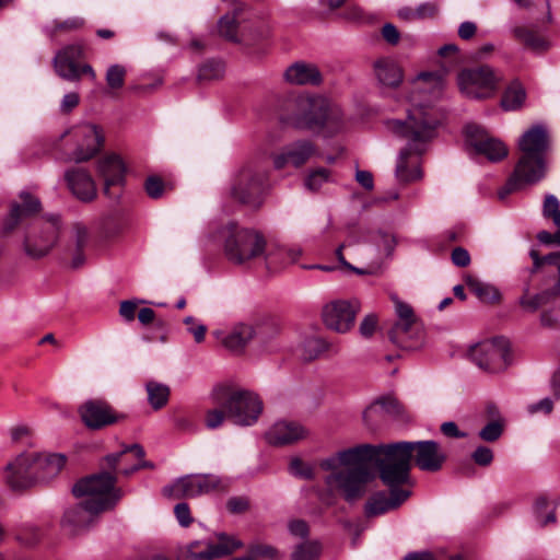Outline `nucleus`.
<instances>
[{
	"label": "nucleus",
	"instance_id": "nucleus-1",
	"mask_svg": "<svg viewBox=\"0 0 560 560\" xmlns=\"http://www.w3.org/2000/svg\"><path fill=\"white\" fill-rule=\"evenodd\" d=\"M382 459L381 444H360L339 451L320 462V468L330 471L325 485L330 492L340 491L347 502H354L364 495L371 479L368 464L374 463L381 477Z\"/></svg>",
	"mask_w": 560,
	"mask_h": 560
},
{
	"label": "nucleus",
	"instance_id": "nucleus-2",
	"mask_svg": "<svg viewBox=\"0 0 560 560\" xmlns=\"http://www.w3.org/2000/svg\"><path fill=\"white\" fill-rule=\"evenodd\" d=\"M386 124L388 130L406 140V145L397 158L395 168L397 180L402 184L420 180L423 176L420 156L436 136L438 120L420 106L408 110L405 120L393 119Z\"/></svg>",
	"mask_w": 560,
	"mask_h": 560
},
{
	"label": "nucleus",
	"instance_id": "nucleus-3",
	"mask_svg": "<svg viewBox=\"0 0 560 560\" xmlns=\"http://www.w3.org/2000/svg\"><path fill=\"white\" fill-rule=\"evenodd\" d=\"M381 446V480L387 483L408 482L412 462L422 471L436 472L447 459L442 446L433 440L398 441Z\"/></svg>",
	"mask_w": 560,
	"mask_h": 560
},
{
	"label": "nucleus",
	"instance_id": "nucleus-4",
	"mask_svg": "<svg viewBox=\"0 0 560 560\" xmlns=\"http://www.w3.org/2000/svg\"><path fill=\"white\" fill-rule=\"evenodd\" d=\"M20 198L22 202L12 205L2 224V233L9 234L19 225L26 223L23 248L28 257L38 259L46 256L57 243L60 220L58 215H51L47 220L33 219L40 210L39 199L26 191H22Z\"/></svg>",
	"mask_w": 560,
	"mask_h": 560
},
{
	"label": "nucleus",
	"instance_id": "nucleus-5",
	"mask_svg": "<svg viewBox=\"0 0 560 560\" xmlns=\"http://www.w3.org/2000/svg\"><path fill=\"white\" fill-rule=\"evenodd\" d=\"M522 156L509 177L500 198L521 189L525 185L536 184L546 173L544 155L548 148V133L544 126L536 125L525 131L518 141Z\"/></svg>",
	"mask_w": 560,
	"mask_h": 560
},
{
	"label": "nucleus",
	"instance_id": "nucleus-6",
	"mask_svg": "<svg viewBox=\"0 0 560 560\" xmlns=\"http://www.w3.org/2000/svg\"><path fill=\"white\" fill-rule=\"evenodd\" d=\"M269 190V173L259 161L242 165L233 176L230 197L240 205L258 210L265 203Z\"/></svg>",
	"mask_w": 560,
	"mask_h": 560
},
{
	"label": "nucleus",
	"instance_id": "nucleus-7",
	"mask_svg": "<svg viewBox=\"0 0 560 560\" xmlns=\"http://www.w3.org/2000/svg\"><path fill=\"white\" fill-rule=\"evenodd\" d=\"M117 477L109 469L84 477L74 483L72 493L85 501V508L94 513L112 510L122 497L116 487Z\"/></svg>",
	"mask_w": 560,
	"mask_h": 560
},
{
	"label": "nucleus",
	"instance_id": "nucleus-8",
	"mask_svg": "<svg viewBox=\"0 0 560 560\" xmlns=\"http://www.w3.org/2000/svg\"><path fill=\"white\" fill-rule=\"evenodd\" d=\"M213 398L215 405L224 408L228 419L237 425H253L262 411V401L249 390L220 387Z\"/></svg>",
	"mask_w": 560,
	"mask_h": 560
},
{
	"label": "nucleus",
	"instance_id": "nucleus-9",
	"mask_svg": "<svg viewBox=\"0 0 560 560\" xmlns=\"http://www.w3.org/2000/svg\"><path fill=\"white\" fill-rule=\"evenodd\" d=\"M224 255L235 265L250 261L266 252V238L257 230L240 228L236 223H230L225 228Z\"/></svg>",
	"mask_w": 560,
	"mask_h": 560
},
{
	"label": "nucleus",
	"instance_id": "nucleus-10",
	"mask_svg": "<svg viewBox=\"0 0 560 560\" xmlns=\"http://www.w3.org/2000/svg\"><path fill=\"white\" fill-rule=\"evenodd\" d=\"M284 120L296 129L316 131L324 127L328 117V104L322 97L298 95L287 105Z\"/></svg>",
	"mask_w": 560,
	"mask_h": 560
},
{
	"label": "nucleus",
	"instance_id": "nucleus-11",
	"mask_svg": "<svg viewBox=\"0 0 560 560\" xmlns=\"http://www.w3.org/2000/svg\"><path fill=\"white\" fill-rule=\"evenodd\" d=\"M394 302L398 320L388 331L389 340L401 349H417L422 345V331L416 324L413 310L398 299H395Z\"/></svg>",
	"mask_w": 560,
	"mask_h": 560
},
{
	"label": "nucleus",
	"instance_id": "nucleus-12",
	"mask_svg": "<svg viewBox=\"0 0 560 560\" xmlns=\"http://www.w3.org/2000/svg\"><path fill=\"white\" fill-rule=\"evenodd\" d=\"M478 368L489 373H499L511 364L510 342L503 337L487 340L474 347L470 352Z\"/></svg>",
	"mask_w": 560,
	"mask_h": 560
},
{
	"label": "nucleus",
	"instance_id": "nucleus-13",
	"mask_svg": "<svg viewBox=\"0 0 560 560\" xmlns=\"http://www.w3.org/2000/svg\"><path fill=\"white\" fill-rule=\"evenodd\" d=\"M499 77L489 66L465 69L458 74L460 91L469 98L490 97L497 89Z\"/></svg>",
	"mask_w": 560,
	"mask_h": 560
},
{
	"label": "nucleus",
	"instance_id": "nucleus-14",
	"mask_svg": "<svg viewBox=\"0 0 560 560\" xmlns=\"http://www.w3.org/2000/svg\"><path fill=\"white\" fill-rule=\"evenodd\" d=\"M221 486V479L212 474L187 475L163 488V494L172 499L195 498L208 494Z\"/></svg>",
	"mask_w": 560,
	"mask_h": 560
},
{
	"label": "nucleus",
	"instance_id": "nucleus-15",
	"mask_svg": "<svg viewBox=\"0 0 560 560\" xmlns=\"http://www.w3.org/2000/svg\"><path fill=\"white\" fill-rule=\"evenodd\" d=\"M70 135L74 140L75 149L68 160L77 163L89 161L96 155L104 142L101 129L93 124L75 126L70 130Z\"/></svg>",
	"mask_w": 560,
	"mask_h": 560
},
{
	"label": "nucleus",
	"instance_id": "nucleus-16",
	"mask_svg": "<svg viewBox=\"0 0 560 560\" xmlns=\"http://www.w3.org/2000/svg\"><path fill=\"white\" fill-rule=\"evenodd\" d=\"M359 310L358 300H335L323 307V322L328 329L345 334L353 327Z\"/></svg>",
	"mask_w": 560,
	"mask_h": 560
},
{
	"label": "nucleus",
	"instance_id": "nucleus-17",
	"mask_svg": "<svg viewBox=\"0 0 560 560\" xmlns=\"http://www.w3.org/2000/svg\"><path fill=\"white\" fill-rule=\"evenodd\" d=\"M465 132L467 142L488 160L498 162L508 155L506 145L501 140L490 137L482 127L469 124L466 126Z\"/></svg>",
	"mask_w": 560,
	"mask_h": 560
},
{
	"label": "nucleus",
	"instance_id": "nucleus-18",
	"mask_svg": "<svg viewBox=\"0 0 560 560\" xmlns=\"http://www.w3.org/2000/svg\"><path fill=\"white\" fill-rule=\"evenodd\" d=\"M5 481L14 490L25 489L37 482L34 453H22L5 467Z\"/></svg>",
	"mask_w": 560,
	"mask_h": 560
},
{
	"label": "nucleus",
	"instance_id": "nucleus-19",
	"mask_svg": "<svg viewBox=\"0 0 560 560\" xmlns=\"http://www.w3.org/2000/svg\"><path fill=\"white\" fill-rule=\"evenodd\" d=\"M212 335L226 350L241 354L257 336V327L252 323L241 322L229 329H217Z\"/></svg>",
	"mask_w": 560,
	"mask_h": 560
},
{
	"label": "nucleus",
	"instance_id": "nucleus-20",
	"mask_svg": "<svg viewBox=\"0 0 560 560\" xmlns=\"http://www.w3.org/2000/svg\"><path fill=\"white\" fill-rule=\"evenodd\" d=\"M383 483L389 488V495L377 492L369 499L365 504V514L369 517L399 508L411 494L409 490L401 488L406 482Z\"/></svg>",
	"mask_w": 560,
	"mask_h": 560
},
{
	"label": "nucleus",
	"instance_id": "nucleus-21",
	"mask_svg": "<svg viewBox=\"0 0 560 560\" xmlns=\"http://www.w3.org/2000/svg\"><path fill=\"white\" fill-rule=\"evenodd\" d=\"M82 422L91 430H100L112 425L121 418L105 400L91 399L79 408Z\"/></svg>",
	"mask_w": 560,
	"mask_h": 560
},
{
	"label": "nucleus",
	"instance_id": "nucleus-22",
	"mask_svg": "<svg viewBox=\"0 0 560 560\" xmlns=\"http://www.w3.org/2000/svg\"><path fill=\"white\" fill-rule=\"evenodd\" d=\"M98 175L104 179L103 192L110 199H118L119 191L112 188L122 186L125 182L126 167L118 155L112 154L102 159L97 164Z\"/></svg>",
	"mask_w": 560,
	"mask_h": 560
},
{
	"label": "nucleus",
	"instance_id": "nucleus-23",
	"mask_svg": "<svg viewBox=\"0 0 560 560\" xmlns=\"http://www.w3.org/2000/svg\"><path fill=\"white\" fill-rule=\"evenodd\" d=\"M317 153L316 145L310 140H298L283 148L273 156L275 168L281 170L287 165L300 167Z\"/></svg>",
	"mask_w": 560,
	"mask_h": 560
},
{
	"label": "nucleus",
	"instance_id": "nucleus-24",
	"mask_svg": "<svg viewBox=\"0 0 560 560\" xmlns=\"http://www.w3.org/2000/svg\"><path fill=\"white\" fill-rule=\"evenodd\" d=\"M219 541L217 544H207L206 549L198 551L200 546L199 541H194L188 546V556L192 560H213L232 553L234 550L240 549L243 544L241 540L226 534L218 535Z\"/></svg>",
	"mask_w": 560,
	"mask_h": 560
},
{
	"label": "nucleus",
	"instance_id": "nucleus-25",
	"mask_svg": "<svg viewBox=\"0 0 560 560\" xmlns=\"http://www.w3.org/2000/svg\"><path fill=\"white\" fill-rule=\"evenodd\" d=\"M84 55L82 44H71L60 49L54 58V67L58 75L67 81H79L80 70L77 61Z\"/></svg>",
	"mask_w": 560,
	"mask_h": 560
},
{
	"label": "nucleus",
	"instance_id": "nucleus-26",
	"mask_svg": "<svg viewBox=\"0 0 560 560\" xmlns=\"http://www.w3.org/2000/svg\"><path fill=\"white\" fill-rule=\"evenodd\" d=\"M65 180L79 200L90 202L95 199L97 194L95 182L84 168L72 167L67 170Z\"/></svg>",
	"mask_w": 560,
	"mask_h": 560
},
{
	"label": "nucleus",
	"instance_id": "nucleus-27",
	"mask_svg": "<svg viewBox=\"0 0 560 560\" xmlns=\"http://www.w3.org/2000/svg\"><path fill=\"white\" fill-rule=\"evenodd\" d=\"M373 72L380 85L395 89L404 79L402 69L390 57H380L373 62Z\"/></svg>",
	"mask_w": 560,
	"mask_h": 560
},
{
	"label": "nucleus",
	"instance_id": "nucleus-28",
	"mask_svg": "<svg viewBox=\"0 0 560 560\" xmlns=\"http://www.w3.org/2000/svg\"><path fill=\"white\" fill-rule=\"evenodd\" d=\"M304 428L295 422L278 421L267 432V440L272 445H285L303 439Z\"/></svg>",
	"mask_w": 560,
	"mask_h": 560
},
{
	"label": "nucleus",
	"instance_id": "nucleus-29",
	"mask_svg": "<svg viewBox=\"0 0 560 560\" xmlns=\"http://www.w3.org/2000/svg\"><path fill=\"white\" fill-rule=\"evenodd\" d=\"M97 514L89 511L85 508V501L82 500L79 504L65 511L61 524L71 535H75L81 529L89 527Z\"/></svg>",
	"mask_w": 560,
	"mask_h": 560
},
{
	"label": "nucleus",
	"instance_id": "nucleus-30",
	"mask_svg": "<svg viewBox=\"0 0 560 560\" xmlns=\"http://www.w3.org/2000/svg\"><path fill=\"white\" fill-rule=\"evenodd\" d=\"M37 482H46L56 477L66 464L62 454H34Z\"/></svg>",
	"mask_w": 560,
	"mask_h": 560
},
{
	"label": "nucleus",
	"instance_id": "nucleus-31",
	"mask_svg": "<svg viewBox=\"0 0 560 560\" xmlns=\"http://www.w3.org/2000/svg\"><path fill=\"white\" fill-rule=\"evenodd\" d=\"M302 250L299 247L272 245L265 255V264L270 271H278L298 261Z\"/></svg>",
	"mask_w": 560,
	"mask_h": 560
},
{
	"label": "nucleus",
	"instance_id": "nucleus-32",
	"mask_svg": "<svg viewBox=\"0 0 560 560\" xmlns=\"http://www.w3.org/2000/svg\"><path fill=\"white\" fill-rule=\"evenodd\" d=\"M285 80L292 84L316 85L322 82V75L316 66L296 62L290 66L284 72Z\"/></svg>",
	"mask_w": 560,
	"mask_h": 560
},
{
	"label": "nucleus",
	"instance_id": "nucleus-33",
	"mask_svg": "<svg viewBox=\"0 0 560 560\" xmlns=\"http://www.w3.org/2000/svg\"><path fill=\"white\" fill-rule=\"evenodd\" d=\"M128 453H132L135 457L138 459L139 468H153L154 465L151 462H147L143 459L144 457V448L140 444H132L126 446L121 452L113 453L104 457V462L106 466L112 469H116L117 465L121 463Z\"/></svg>",
	"mask_w": 560,
	"mask_h": 560
},
{
	"label": "nucleus",
	"instance_id": "nucleus-34",
	"mask_svg": "<svg viewBox=\"0 0 560 560\" xmlns=\"http://www.w3.org/2000/svg\"><path fill=\"white\" fill-rule=\"evenodd\" d=\"M243 12V4H236L232 13H226L218 22V31L221 36L231 42H238V15Z\"/></svg>",
	"mask_w": 560,
	"mask_h": 560
},
{
	"label": "nucleus",
	"instance_id": "nucleus-35",
	"mask_svg": "<svg viewBox=\"0 0 560 560\" xmlns=\"http://www.w3.org/2000/svg\"><path fill=\"white\" fill-rule=\"evenodd\" d=\"M513 34L517 40L536 52L545 51L549 48V43L538 35L534 28L516 26L513 28Z\"/></svg>",
	"mask_w": 560,
	"mask_h": 560
},
{
	"label": "nucleus",
	"instance_id": "nucleus-36",
	"mask_svg": "<svg viewBox=\"0 0 560 560\" xmlns=\"http://www.w3.org/2000/svg\"><path fill=\"white\" fill-rule=\"evenodd\" d=\"M526 100V91L518 82H512L503 93L501 106L504 110L514 112L522 108Z\"/></svg>",
	"mask_w": 560,
	"mask_h": 560
},
{
	"label": "nucleus",
	"instance_id": "nucleus-37",
	"mask_svg": "<svg viewBox=\"0 0 560 560\" xmlns=\"http://www.w3.org/2000/svg\"><path fill=\"white\" fill-rule=\"evenodd\" d=\"M465 282L468 289L485 303H493L500 300L499 290L489 283H485L472 276H467Z\"/></svg>",
	"mask_w": 560,
	"mask_h": 560
},
{
	"label": "nucleus",
	"instance_id": "nucleus-38",
	"mask_svg": "<svg viewBox=\"0 0 560 560\" xmlns=\"http://www.w3.org/2000/svg\"><path fill=\"white\" fill-rule=\"evenodd\" d=\"M148 393V400L154 410L163 408L170 397V388L165 384L150 381L145 385Z\"/></svg>",
	"mask_w": 560,
	"mask_h": 560
},
{
	"label": "nucleus",
	"instance_id": "nucleus-39",
	"mask_svg": "<svg viewBox=\"0 0 560 560\" xmlns=\"http://www.w3.org/2000/svg\"><path fill=\"white\" fill-rule=\"evenodd\" d=\"M322 553V545L318 540L305 539L298 544L292 553V560H317Z\"/></svg>",
	"mask_w": 560,
	"mask_h": 560
},
{
	"label": "nucleus",
	"instance_id": "nucleus-40",
	"mask_svg": "<svg viewBox=\"0 0 560 560\" xmlns=\"http://www.w3.org/2000/svg\"><path fill=\"white\" fill-rule=\"evenodd\" d=\"M382 410V405L377 404L376 400L364 409L363 422L369 430L376 431L388 421Z\"/></svg>",
	"mask_w": 560,
	"mask_h": 560
},
{
	"label": "nucleus",
	"instance_id": "nucleus-41",
	"mask_svg": "<svg viewBox=\"0 0 560 560\" xmlns=\"http://www.w3.org/2000/svg\"><path fill=\"white\" fill-rule=\"evenodd\" d=\"M328 350L326 340L319 337H310L304 340L301 349V357L305 361L317 359L322 353Z\"/></svg>",
	"mask_w": 560,
	"mask_h": 560
},
{
	"label": "nucleus",
	"instance_id": "nucleus-42",
	"mask_svg": "<svg viewBox=\"0 0 560 560\" xmlns=\"http://www.w3.org/2000/svg\"><path fill=\"white\" fill-rule=\"evenodd\" d=\"M84 24L85 21L83 18L72 16L63 21L55 20L50 25L45 26L44 31L48 36L54 37L59 32H70L80 30L84 26Z\"/></svg>",
	"mask_w": 560,
	"mask_h": 560
},
{
	"label": "nucleus",
	"instance_id": "nucleus-43",
	"mask_svg": "<svg viewBox=\"0 0 560 560\" xmlns=\"http://www.w3.org/2000/svg\"><path fill=\"white\" fill-rule=\"evenodd\" d=\"M224 70L225 67L221 60L209 59L199 67L197 78L200 82L219 80L223 77Z\"/></svg>",
	"mask_w": 560,
	"mask_h": 560
},
{
	"label": "nucleus",
	"instance_id": "nucleus-44",
	"mask_svg": "<svg viewBox=\"0 0 560 560\" xmlns=\"http://www.w3.org/2000/svg\"><path fill=\"white\" fill-rule=\"evenodd\" d=\"M541 214L545 219L551 220L557 229H560V201L555 195L547 194L545 196Z\"/></svg>",
	"mask_w": 560,
	"mask_h": 560
},
{
	"label": "nucleus",
	"instance_id": "nucleus-45",
	"mask_svg": "<svg viewBox=\"0 0 560 560\" xmlns=\"http://www.w3.org/2000/svg\"><path fill=\"white\" fill-rule=\"evenodd\" d=\"M373 242L380 252H383L386 257H390L396 248L397 240L392 233L385 231H377L373 236Z\"/></svg>",
	"mask_w": 560,
	"mask_h": 560
},
{
	"label": "nucleus",
	"instance_id": "nucleus-46",
	"mask_svg": "<svg viewBox=\"0 0 560 560\" xmlns=\"http://www.w3.org/2000/svg\"><path fill=\"white\" fill-rule=\"evenodd\" d=\"M548 506L549 501L546 497L542 495L538 497L534 503V514L541 526L553 524L557 521L555 510H551L548 514L545 515Z\"/></svg>",
	"mask_w": 560,
	"mask_h": 560
},
{
	"label": "nucleus",
	"instance_id": "nucleus-47",
	"mask_svg": "<svg viewBox=\"0 0 560 560\" xmlns=\"http://www.w3.org/2000/svg\"><path fill=\"white\" fill-rule=\"evenodd\" d=\"M376 402L382 405V411L387 420H397L402 417L404 409L397 399L386 396L376 399Z\"/></svg>",
	"mask_w": 560,
	"mask_h": 560
},
{
	"label": "nucleus",
	"instance_id": "nucleus-48",
	"mask_svg": "<svg viewBox=\"0 0 560 560\" xmlns=\"http://www.w3.org/2000/svg\"><path fill=\"white\" fill-rule=\"evenodd\" d=\"M330 178V172L327 168L319 167L311 171L305 178L304 185L311 191H317Z\"/></svg>",
	"mask_w": 560,
	"mask_h": 560
},
{
	"label": "nucleus",
	"instance_id": "nucleus-49",
	"mask_svg": "<svg viewBox=\"0 0 560 560\" xmlns=\"http://www.w3.org/2000/svg\"><path fill=\"white\" fill-rule=\"evenodd\" d=\"M126 68L121 65L115 63L108 67L106 71L107 85L113 90H118L124 86Z\"/></svg>",
	"mask_w": 560,
	"mask_h": 560
},
{
	"label": "nucleus",
	"instance_id": "nucleus-50",
	"mask_svg": "<svg viewBox=\"0 0 560 560\" xmlns=\"http://www.w3.org/2000/svg\"><path fill=\"white\" fill-rule=\"evenodd\" d=\"M503 433V422L493 420L487 423L478 433L479 438L485 442H495Z\"/></svg>",
	"mask_w": 560,
	"mask_h": 560
},
{
	"label": "nucleus",
	"instance_id": "nucleus-51",
	"mask_svg": "<svg viewBox=\"0 0 560 560\" xmlns=\"http://www.w3.org/2000/svg\"><path fill=\"white\" fill-rule=\"evenodd\" d=\"M549 301H550V292L544 291V292H540L532 298L522 296L520 300V303L523 307H525L532 312H535L540 306L547 304Z\"/></svg>",
	"mask_w": 560,
	"mask_h": 560
},
{
	"label": "nucleus",
	"instance_id": "nucleus-52",
	"mask_svg": "<svg viewBox=\"0 0 560 560\" xmlns=\"http://www.w3.org/2000/svg\"><path fill=\"white\" fill-rule=\"evenodd\" d=\"M164 188V182L159 176H149L144 182V190L147 195L152 199L162 197Z\"/></svg>",
	"mask_w": 560,
	"mask_h": 560
},
{
	"label": "nucleus",
	"instance_id": "nucleus-53",
	"mask_svg": "<svg viewBox=\"0 0 560 560\" xmlns=\"http://www.w3.org/2000/svg\"><path fill=\"white\" fill-rule=\"evenodd\" d=\"M225 418H228L226 411L224 410V408L217 405L215 408L207 411L206 427L210 430L218 429L219 427L222 425Z\"/></svg>",
	"mask_w": 560,
	"mask_h": 560
},
{
	"label": "nucleus",
	"instance_id": "nucleus-54",
	"mask_svg": "<svg viewBox=\"0 0 560 560\" xmlns=\"http://www.w3.org/2000/svg\"><path fill=\"white\" fill-rule=\"evenodd\" d=\"M418 80L424 83L432 84L431 93L434 97H438L441 94L443 88V79L439 73L432 72H422L418 75Z\"/></svg>",
	"mask_w": 560,
	"mask_h": 560
},
{
	"label": "nucleus",
	"instance_id": "nucleus-55",
	"mask_svg": "<svg viewBox=\"0 0 560 560\" xmlns=\"http://www.w3.org/2000/svg\"><path fill=\"white\" fill-rule=\"evenodd\" d=\"M493 452L488 446L480 445L471 454L472 460L479 466H489L493 460Z\"/></svg>",
	"mask_w": 560,
	"mask_h": 560
},
{
	"label": "nucleus",
	"instance_id": "nucleus-56",
	"mask_svg": "<svg viewBox=\"0 0 560 560\" xmlns=\"http://www.w3.org/2000/svg\"><path fill=\"white\" fill-rule=\"evenodd\" d=\"M184 323L188 326V331L194 336L196 342L200 343L205 340L207 327L203 324L196 323L192 316H187Z\"/></svg>",
	"mask_w": 560,
	"mask_h": 560
},
{
	"label": "nucleus",
	"instance_id": "nucleus-57",
	"mask_svg": "<svg viewBox=\"0 0 560 560\" xmlns=\"http://www.w3.org/2000/svg\"><path fill=\"white\" fill-rule=\"evenodd\" d=\"M249 553L261 558L276 559L278 557V550L270 545L255 544L249 546Z\"/></svg>",
	"mask_w": 560,
	"mask_h": 560
},
{
	"label": "nucleus",
	"instance_id": "nucleus-58",
	"mask_svg": "<svg viewBox=\"0 0 560 560\" xmlns=\"http://www.w3.org/2000/svg\"><path fill=\"white\" fill-rule=\"evenodd\" d=\"M439 12V5L435 2H423L415 9L418 20L434 18Z\"/></svg>",
	"mask_w": 560,
	"mask_h": 560
},
{
	"label": "nucleus",
	"instance_id": "nucleus-59",
	"mask_svg": "<svg viewBox=\"0 0 560 560\" xmlns=\"http://www.w3.org/2000/svg\"><path fill=\"white\" fill-rule=\"evenodd\" d=\"M290 472L304 479H311L313 477L312 468L307 465H304L300 458H294L291 460Z\"/></svg>",
	"mask_w": 560,
	"mask_h": 560
},
{
	"label": "nucleus",
	"instance_id": "nucleus-60",
	"mask_svg": "<svg viewBox=\"0 0 560 560\" xmlns=\"http://www.w3.org/2000/svg\"><path fill=\"white\" fill-rule=\"evenodd\" d=\"M75 248L83 250L89 243V231L82 223L73 224Z\"/></svg>",
	"mask_w": 560,
	"mask_h": 560
},
{
	"label": "nucleus",
	"instance_id": "nucleus-61",
	"mask_svg": "<svg viewBox=\"0 0 560 560\" xmlns=\"http://www.w3.org/2000/svg\"><path fill=\"white\" fill-rule=\"evenodd\" d=\"M289 532L292 536L305 539L310 534V527L303 520H293L288 525Z\"/></svg>",
	"mask_w": 560,
	"mask_h": 560
},
{
	"label": "nucleus",
	"instance_id": "nucleus-62",
	"mask_svg": "<svg viewBox=\"0 0 560 560\" xmlns=\"http://www.w3.org/2000/svg\"><path fill=\"white\" fill-rule=\"evenodd\" d=\"M377 318L373 314L366 315L360 324L359 330L362 337L369 338L375 331Z\"/></svg>",
	"mask_w": 560,
	"mask_h": 560
},
{
	"label": "nucleus",
	"instance_id": "nucleus-63",
	"mask_svg": "<svg viewBox=\"0 0 560 560\" xmlns=\"http://www.w3.org/2000/svg\"><path fill=\"white\" fill-rule=\"evenodd\" d=\"M174 513L176 515L178 523L182 526L187 527L192 522V518L190 516V510L187 503L176 504L174 508Z\"/></svg>",
	"mask_w": 560,
	"mask_h": 560
},
{
	"label": "nucleus",
	"instance_id": "nucleus-64",
	"mask_svg": "<svg viewBox=\"0 0 560 560\" xmlns=\"http://www.w3.org/2000/svg\"><path fill=\"white\" fill-rule=\"evenodd\" d=\"M382 36L389 45H397L400 39V33L392 23H386L382 27Z\"/></svg>",
	"mask_w": 560,
	"mask_h": 560
}]
</instances>
